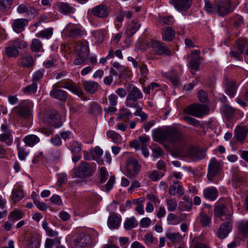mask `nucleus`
Returning <instances> with one entry per match:
<instances>
[{"label": "nucleus", "mask_w": 248, "mask_h": 248, "mask_svg": "<svg viewBox=\"0 0 248 248\" xmlns=\"http://www.w3.org/2000/svg\"><path fill=\"white\" fill-rule=\"evenodd\" d=\"M93 169L86 162L81 163L76 172V176L79 178L90 177L93 174Z\"/></svg>", "instance_id": "11"}, {"label": "nucleus", "mask_w": 248, "mask_h": 248, "mask_svg": "<svg viewBox=\"0 0 248 248\" xmlns=\"http://www.w3.org/2000/svg\"><path fill=\"white\" fill-rule=\"evenodd\" d=\"M60 115L55 110H48L44 115L43 121L49 125L58 127L60 123Z\"/></svg>", "instance_id": "9"}, {"label": "nucleus", "mask_w": 248, "mask_h": 248, "mask_svg": "<svg viewBox=\"0 0 248 248\" xmlns=\"http://www.w3.org/2000/svg\"><path fill=\"white\" fill-rule=\"evenodd\" d=\"M232 214V210L229 211L224 205L217 206L215 208L214 216L217 217L221 218L225 216L227 219L230 220Z\"/></svg>", "instance_id": "15"}, {"label": "nucleus", "mask_w": 248, "mask_h": 248, "mask_svg": "<svg viewBox=\"0 0 248 248\" xmlns=\"http://www.w3.org/2000/svg\"><path fill=\"white\" fill-rule=\"evenodd\" d=\"M121 219L116 215L110 216L108 220L109 228L113 229H117L120 225Z\"/></svg>", "instance_id": "31"}, {"label": "nucleus", "mask_w": 248, "mask_h": 248, "mask_svg": "<svg viewBox=\"0 0 248 248\" xmlns=\"http://www.w3.org/2000/svg\"><path fill=\"white\" fill-rule=\"evenodd\" d=\"M41 237L37 234H31L25 239L23 248H39Z\"/></svg>", "instance_id": "12"}, {"label": "nucleus", "mask_w": 248, "mask_h": 248, "mask_svg": "<svg viewBox=\"0 0 248 248\" xmlns=\"http://www.w3.org/2000/svg\"><path fill=\"white\" fill-rule=\"evenodd\" d=\"M204 1L205 10L209 14H217L216 1L213 4H211L209 0H204Z\"/></svg>", "instance_id": "47"}, {"label": "nucleus", "mask_w": 248, "mask_h": 248, "mask_svg": "<svg viewBox=\"0 0 248 248\" xmlns=\"http://www.w3.org/2000/svg\"><path fill=\"white\" fill-rule=\"evenodd\" d=\"M108 100L110 106H116L118 103V97L114 93L108 96Z\"/></svg>", "instance_id": "61"}, {"label": "nucleus", "mask_w": 248, "mask_h": 248, "mask_svg": "<svg viewBox=\"0 0 248 248\" xmlns=\"http://www.w3.org/2000/svg\"><path fill=\"white\" fill-rule=\"evenodd\" d=\"M167 238L172 242H178L181 240L182 236L179 232H170L166 234Z\"/></svg>", "instance_id": "54"}, {"label": "nucleus", "mask_w": 248, "mask_h": 248, "mask_svg": "<svg viewBox=\"0 0 248 248\" xmlns=\"http://www.w3.org/2000/svg\"><path fill=\"white\" fill-rule=\"evenodd\" d=\"M37 88V84L33 82L24 88L23 89V92L26 94L34 93L36 92Z\"/></svg>", "instance_id": "49"}, {"label": "nucleus", "mask_w": 248, "mask_h": 248, "mask_svg": "<svg viewBox=\"0 0 248 248\" xmlns=\"http://www.w3.org/2000/svg\"><path fill=\"white\" fill-rule=\"evenodd\" d=\"M150 46L154 48V51L158 55H170V50L164 45L163 43L157 40H152L150 42Z\"/></svg>", "instance_id": "13"}, {"label": "nucleus", "mask_w": 248, "mask_h": 248, "mask_svg": "<svg viewBox=\"0 0 248 248\" xmlns=\"http://www.w3.org/2000/svg\"><path fill=\"white\" fill-rule=\"evenodd\" d=\"M0 130L1 133L0 134V142L8 146H11L13 143L14 132L6 123L1 125Z\"/></svg>", "instance_id": "4"}, {"label": "nucleus", "mask_w": 248, "mask_h": 248, "mask_svg": "<svg viewBox=\"0 0 248 248\" xmlns=\"http://www.w3.org/2000/svg\"><path fill=\"white\" fill-rule=\"evenodd\" d=\"M185 138L182 133L175 128H168L167 141L173 144H179L184 142Z\"/></svg>", "instance_id": "7"}, {"label": "nucleus", "mask_w": 248, "mask_h": 248, "mask_svg": "<svg viewBox=\"0 0 248 248\" xmlns=\"http://www.w3.org/2000/svg\"><path fill=\"white\" fill-rule=\"evenodd\" d=\"M232 228L230 222H226L220 225L217 232V236L220 239L225 238L231 232Z\"/></svg>", "instance_id": "22"}, {"label": "nucleus", "mask_w": 248, "mask_h": 248, "mask_svg": "<svg viewBox=\"0 0 248 248\" xmlns=\"http://www.w3.org/2000/svg\"><path fill=\"white\" fill-rule=\"evenodd\" d=\"M140 170V165L134 157L131 156L127 159L124 173L126 176L134 178L139 173Z\"/></svg>", "instance_id": "3"}, {"label": "nucleus", "mask_w": 248, "mask_h": 248, "mask_svg": "<svg viewBox=\"0 0 248 248\" xmlns=\"http://www.w3.org/2000/svg\"><path fill=\"white\" fill-rule=\"evenodd\" d=\"M140 24L137 20H132L128 25L126 29V34L128 36H132L139 29Z\"/></svg>", "instance_id": "30"}, {"label": "nucleus", "mask_w": 248, "mask_h": 248, "mask_svg": "<svg viewBox=\"0 0 248 248\" xmlns=\"http://www.w3.org/2000/svg\"><path fill=\"white\" fill-rule=\"evenodd\" d=\"M203 153L196 149H191L188 153V156L193 161H197L203 158Z\"/></svg>", "instance_id": "36"}, {"label": "nucleus", "mask_w": 248, "mask_h": 248, "mask_svg": "<svg viewBox=\"0 0 248 248\" xmlns=\"http://www.w3.org/2000/svg\"><path fill=\"white\" fill-rule=\"evenodd\" d=\"M168 136V128L163 130L160 128L154 129L152 131L153 140L157 142H161L167 141Z\"/></svg>", "instance_id": "16"}, {"label": "nucleus", "mask_w": 248, "mask_h": 248, "mask_svg": "<svg viewBox=\"0 0 248 248\" xmlns=\"http://www.w3.org/2000/svg\"><path fill=\"white\" fill-rule=\"evenodd\" d=\"M23 141L26 146L32 147L38 143L40 140L37 136L34 134H30L26 136L23 138Z\"/></svg>", "instance_id": "27"}, {"label": "nucleus", "mask_w": 248, "mask_h": 248, "mask_svg": "<svg viewBox=\"0 0 248 248\" xmlns=\"http://www.w3.org/2000/svg\"><path fill=\"white\" fill-rule=\"evenodd\" d=\"M225 92L226 93L231 97H233L236 93L237 85L235 81L233 80L227 81L225 83Z\"/></svg>", "instance_id": "28"}, {"label": "nucleus", "mask_w": 248, "mask_h": 248, "mask_svg": "<svg viewBox=\"0 0 248 248\" xmlns=\"http://www.w3.org/2000/svg\"><path fill=\"white\" fill-rule=\"evenodd\" d=\"M19 63L20 66L23 67L30 68L32 67L34 65L33 58L29 54H24L19 59Z\"/></svg>", "instance_id": "25"}, {"label": "nucleus", "mask_w": 248, "mask_h": 248, "mask_svg": "<svg viewBox=\"0 0 248 248\" xmlns=\"http://www.w3.org/2000/svg\"><path fill=\"white\" fill-rule=\"evenodd\" d=\"M60 87L68 90L73 93L80 98L83 97V92L81 90V88L79 86L75 85L72 82H65L63 85Z\"/></svg>", "instance_id": "19"}, {"label": "nucleus", "mask_w": 248, "mask_h": 248, "mask_svg": "<svg viewBox=\"0 0 248 248\" xmlns=\"http://www.w3.org/2000/svg\"><path fill=\"white\" fill-rule=\"evenodd\" d=\"M106 134L108 137L111 139L113 142L119 143L121 142L122 137L116 132L113 130H109L107 132Z\"/></svg>", "instance_id": "45"}, {"label": "nucleus", "mask_w": 248, "mask_h": 248, "mask_svg": "<svg viewBox=\"0 0 248 248\" xmlns=\"http://www.w3.org/2000/svg\"><path fill=\"white\" fill-rule=\"evenodd\" d=\"M93 34L95 38V42L99 44L104 41L105 31H104L97 30L93 31Z\"/></svg>", "instance_id": "48"}, {"label": "nucleus", "mask_w": 248, "mask_h": 248, "mask_svg": "<svg viewBox=\"0 0 248 248\" xmlns=\"http://www.w3.org/2000/svg\"><path fill=\"white\" fill-rule=\"evenodd\" d=\"M58 7L59 11L63 14L73 13L75 11V9L73 7L65 3H60L58 4Z\"/></svg>", "instance_id": "38"}, {"label": "nucleus", "mask_w": 248, "mask_h": 248, "mask_svg": "<svg viewBox=\"0 0 248 248\" xmlns=\"http://www.w3.org/2000/svg\"><path fill=\"white\" fill-rule=\"evenodd\" d=\"M167 221L169 225H177L180 223L182 219L179 216L172 213H170L167 216Z\"/></svg>", "instance_id": "41"}, {"label": "nucleus", "mask_w": 248, "mask_h": 248, "mask_svg": "<svg viewBox=\"0 0 248 248\" xmlns=\"http://www.w3.org/2000/svg\"><path fill=\"white\" fill-rule=\"evenodd\" d=\"M142 241L148 247H151L153 245H155L157 243V239L155 238L152 233H147L144 235L142 238Z\"/></svg>", "instance_id": "37"}, {"label": "nucleus", "mask_w": 248, "mask_h": 248, "mask_svg": "<svg viewBox=\"0 0 248 248\" xmlns=\"http://www.w3.org/2000/svg\"><path fill=\"white\" fill-rule=\"evenodd\" d=\"M217 14L219 16L228 15L233 11L230 0H218L216 1Z\"/></svg>", "instance_id": "8"}, {"label": "nucleus", "mask_w": 248, "mask_h": 248, "mask_svg": "<svg viewBox=\"0 0 248 248\" xmlns=\"http://www.w3.org/2000/svg\"><path fill=\"white\" fill-rule=\"evenodd\" d=\"M185 111L188 114L201 117L207 114L209 111V108L205 105L193 104L186 108Z\"/></svg>", "instance_id": "5"}, {"label": "nucleus", "mask_w": 248, "mask_h": 248, "mask_svg": "<svg viewBox=\"0 0 248 248\" xmlns=\"http://www.w3.org/2000/svg\"><path fill=\"white\" fill-rule=\"evenodd\" d=\"M30 47L32 51L38 52L42 48V43L39 40L34 39L32 41Z\"/></svg>", "instance_id": "51"}, {"label": "nucleus", "mask_w": 248, "mask_h": 248, "mask_svg": "<svg viewBox=\"0 0 248 248\" xmlns=\"http://www.w3.org/2000/svg\"><path fill=\"white\" fill-rule=\"evenodd\" d=\"M175 37V32L171 28H167L163 32L162 38L166 41H171Z\"/></svg>", "instance_id": "40"}, {"label": "nucleus", "mask_w": 248, "mask_h": 248, "mask_svg": "<svg viewBox=\"0 0 248 248\" xmlns=\"http://www.w3.org/2000/svg\"><path fill=\"white\" fill-rule=\"evenodd\" d=\"M32 108L33 104L31 101H24L15 107L13 111L19 116L27 118L31 115Z\"/></svg>", "instance_id": "6"}, {"label": "nucleus", "mask_w": 248, "mask_h": 248, "mask_svg": "<svg viewBox=\"0 0 248 248\" xmlns=\"http://www.w3.org/2000/svg\"><path fill=\"white\" fill-rule=\"evenodd\" d=\"M92 12L95 16L103 18L107 17L109 14L108 8L102 4L95 6L92 9Z\"/></svg>", "instance_id": "14"}, {"label": "nucleus", "mask_w": 248, "mask_h": 248, "mask_svg": "<svg viewBox=\"0 0 248 248\" xmlns=\"http://www.w3.org/2000/svg\"><path fill=\"white\" fill-rule=\"evenodd\" d=\"M219 169L220 163L215 158H212L208 166V179L211 180L213 177L219 172Z\"/></svg>", "instance_id": "17"}, {"label": "nucleus", "mask_w": 248, "mask_h": 248, "mask_svg": "<svg viewBox=\"0 0 248 248\" xmlns=\"http://www.w3.org/2000/svg\"><path fill=\"white\" fill-rule=\"evenodd\" d=\"M199 66V61L198 58H194L190 60L189 62V68L192 74L198 71Z\"/></svg>", "instance_id": "50"}, {"label": "nucleus", "mask_w": 248, "mask_h": 248, "mask_svg": "<svg viewBox=\"0 0 248 248\" xmlns=\"http://www.w3.org/2000/svg\"><path fill=\"white\" fill-rule=\"evenodd\" d=\"M83 85L85 90L91 93H95L98 88V84L92 81H84Z\"/></svg>", "instance_id": "33"}, {"label": "nucleus", "mask_w": 248, "mask_h": 248, "mask_svg": "<svg viewBox=\"0 0 248 248\" xmlns=\"http://www.w3.org/2000/svg\"><path fill=\"white\" fill-rule=\"evenodd\" d=\"M28 21L24 18H19L14 20L12 27L15 31L19 32L23 30L25 27L27 25Z\"/></svg>", "instance_id": "26"}, {"label": "nucleus", "mask_w": 248, "mask_h": 248, "mask_svg": "<svg viewBox=\"0 0 248 248\" xmlns=\"http://www.w3.org/2000/svg\"><path fill=\"white\" fill-rule=\"evenodd\" d=\"M23 216V214L19 211H14L12 212L9 216L10 221H16L21 219Z\"/></svg>", "instance_id": "56"}, {"label": "nucleus", "mask_w": 248, "mask_h": 248, "mask_svg": "<svg viewBox=\"0 0 248 248\" xmlns=\"http://www.w3.org/2000/svg\"><path fill=\"white\" fill-rule=\"evenodd\" d=\"M243 177L240 174H236L233 175L232 184L233 187L237 188L243 182Z\"/></svg>", "instance_id": "52"}, {"label": "nucleus", "mask_w": 248, "mask_h": 248, "mask_svg": "<svg viewBox=\"0 0 248 248\" xmlns=\"http://www.w3.org/2000/svg\"><path fill=\"white\" fill-rule=\"evenodd\" d=\"M73 25L68 23L64 29L66 32H69V36L71 37H78L83 35L84 31L79 28L73 27Z\"/></svg>", "instance_id": "21"}, {"label": "nucleus", "mask_w": 248, "mask_h": 248, "mask_svg": "<svg viewBox=\"0 0 248 248\" xmlns=\"http://www.w3.org/2000/svg\"><path fill=\"white\" fill-rule=\"evenodd\" d=\"M239 229L241 232L243 234H248V221L242 222L240 224Z\"/></svg>", "instance_id": "64"}, {"label": "nucleus", "mask_w": 248, "mask_h": 248, "mask_svg": "<svg viewBox=\"0 0 248 248\" xmlns=\"http://www.w3.org/2000/svg\"><path fill=\"white\" fill-rule=\"evenodd\" d=\"M24 197V192L21 190L14 189L12 191L11 199L12 201L16 202L20 201Z\"/></svg>", "instance_id": "46"}, {"label": "nucleus", "mask_w": 248, "mask_h": 248, "mask_svg": "<svg viewBox=\"0 0 248 248\" xmlns=\"http://www.w3.org/2000/svg\"><path fill=\"white\" fill-rule=\"evenodd\" d=\"M169 193L171 196H174L176 194L182 196L184 194V191L183 187L178 182H174L170 186Z\"/></svg>", "instance_id": "29"}, {"label": "nucleus", "mask_w": 248, "mask_h": 248, "mask_svg": "<svg viewBox=\"0 0 248 248\" xmlns=\"http://www.w3.org/2000/svg\"><path fill=\"white\" fill-rule=\"evenodd\" d=\"M76 59L74 61L75 65H81L85 63L89 53L88 43L86 41L77 42L74 46Z\"/></svg>", "instance_id": "1"}, {"label": "nucleus", "mask_w": 248, "mask_h": 248, "mask_svg": "<svg viewBox=\"0 0 248 248\" xmlns=\"http://www.w3.org/2000/svg\"><path fill=\"white\" fill-rule=\"evenodd\" d=\"M234 47L240 52L244 53L248 47V40L245 38L238 39L235 44Z\"/></svg>", "instance_id": "32"}, {"label": "nucleus", "mask_w": 248, "mask_h": 248, "mask_svg": "<svg viewBox=\"0 0 248 248\" xmlns=\"http://www.w3.org/2000/svg\"><path fill=\"white\" fill-rule=\"evenodd\" d=\"M53 34V29L51 28L45 29L36 34L38 37L49 38Z\"/></svg>", "instance_id": "53"}, {"label": "nucleus", "mask_w": 248, "mask_h": 248, "mask_svg": "<svg viewBox=\"0 0 248 248\" xmlns=\"http://www.w3.org/2000/svg\"><path fill=\"white\" fill-rule=\"evenodd\" d=\"M5 53L9 58H16L19 55L18 49L11 44L5 48Z\"/></svg>", "instance_id": "42"}, {"label": "nucleus", "mask_w": 248, "mask_h": 248, "mask_svg": "<svg viewBox=\"0 0 248 248\" xmlns=\"http://www.w3.org/2000/svg\"><path fill=\"white\" fill-rule=\"evenodd\" d=\"M67 148L71 151L72 154H78L81 150V143L77 141L73 140L68 144Z\"/></svg>", "instance_id": "34"}, {"label": "nucleus", "mask_w": 248, "mask_h": 248, "mask_svg": "<svg viewBox=\"0 0 248 248\" xmlns=\"http://www.w3.org/2000/svg\"><path fill=\"white\" fill-rule=\"evenodd\" d=\"M143 94L137 87H133L129 92L125 101V105L130 108H137L140 106L139 100L142 99Z\"/></svg>", "instance_id": "2"}, {"label": "nucleus", "mask_w": 248, "mask_h": 248, "mask_svg": "<svg viewBox=\"0 0 248 248\" xmlns=\"http://www.w3.org/2000/svg\"><path fill=\"white\" fill-rule=\"evenodd\" d=\"M164 175V173L161 171L156 172L154 171L150 175V179L154 181H156L161 178Z\"/></svg>", "instance_id": "63"}, {"label": "nucleus", "mask_w": 248, "mask_h": 248, "mask_svg": "<svg viewBox=\"0 0 248 248\" xmlns=\"http://www.w3.org/2000/svg\"><path fill=\"white\" fill-rule=\"evenodd\" d=\"M53 89L50 91V95L61 101L65 100L67 96V93L63 90L57 88L56 85L53 86Z\"/></svg>", "instance_id": "23"}, {"label": "nucleus", "mask_w": 248, "mask_h": 248, "mask_svg": "<svg viewBox=\"0 0 248 248\" xmlns=\"http://www.w3.org/2000/svg\"><path fill=\"white\" fill-rule=\"evenodd\" d=\"M138 225V222L135 217H132L127 219L124 223V228L126 230H131L136 227Z\"/></svg>", "instance_id": "43"}, {"label": "nucleus", "mask_w": 248, "mask_h": 248, "mask_svg": "<svg viewBox=\"0 0 248 248\" xmlns=\"http://www.w3.org/2000/svg\"><path fill=\"white\" fill-rule=\"evenodd\" d=\"M218 192L215 187H208L203 190L204 197L210 201H214L217 197Z\"/></svg>", "instance_id": "24"}, {"label": "nucleus", "mask_w": 248, "mask_h": 248, "mask_svg": "<svg viewBox=\"0 0 248 248\" xmlns=\"http://www.w3.org/2000/svg\"><path fill=\"white\" fill-rule=\"evenodd\" d=\"M11 44L17 49L25 48L28 46L26 42L16 40L12 42Z\"/></svg>", "instance_id": "59"}, {"label": "nucleus", "mask_w": 248, "mask_h": 248, "mask_svg": "<svg viewBox=\"0 0 248 248\" xmlns=\"http://www.w3.org/2000/svg\"><path fill=\"white\" fill-rule=\"evenodd\" d=\"M235 136L236 138V139L239 141H242L245 139L247 133V130L245 127H236L235 129Z\"/></svg>", "instance_id": "35"}, {"label": "nucleus", "mask_w": 248, "mask_h": 248, "mask_svg": "<svg viewBox=\"0 0 248 248\" xmlns=\"http://www.w3.org/2000/svg\"><path fill=\"white\" fill-rule=\"evenodd\" d=\"M184 119L187 123H188L189 124L192 125L195 127H197L200 124L199 122L197 120L193 118H192L190 116H185Z\"/></svg>", "instance_id": "62"}, {"label": "nucleus", "mask_w": 248, "mask_h": 248, "mask_svg": "<svg viewBox=\"0 0 248 248\" xmlns=\"http://www.w3.org/2000/svg\"><path fill=\"white\" fill-rule=\"evenodd\" d=\"M160 23L162 25H170L172 24L173 19L172 16H160L159 17Z\"/></svg>", "instance_id": "58"}, {"label": "nucleus", "mask_w": 248, "mask_h": 248, "mask_svg": "<svg viewBox=\"0 0 248 248\" xmlns=\"http://www.w3.org/2000/svg\"><path fill=\"white\" fill-rule=\"evenodd\" d=\"M165 201L168 211L173 212L176 210L177 207V202L175 199L170 197H167Z\"/></svg>", "instance_id": "39"}, {"label": "nucleus", "mask_w": 248, "mask_h": 248, "mask_svg": "<svg viewBox=\"0 0 248 248\" xmlns=\"http://www.w3.org/2000/svg\"><path fill=\"white\" fill-rule=\"evenodd\" d=\"M91 238L83 233L77 234L73 242L75 248H90Z\"/></svg>", "instance_id": "10"}, {"label": "nucleus", "mask_w": 248, "mask_h": 248, "mask_svg": "<svg viewBox=\"0 0 248 248\" xmlns=\"http://www.w3.org/2000/svg\"><path fill=\"white\" fill-rule=\"evenodd\" d=\"M170 2L178 11L186 10L191 5V0H170Z\"/></svg>", "instance_id": "18"}, {"label": "nucleus", "mask_w": 248, "mask_h": 248, "mask_svg": "<svg viewBox=\"0 0 248 248\" xmlns=\"http://www.w3.org/2000/svg\"><path fill=\"white\" fill-rule=\"evenodd\" d=\"M100 182L101 184L106 182L108 177V172L105 167H101L100 169Z\"/></svg>", "instance_id": "57"}, {"label": "nucleus", "mask_w": 248, "mask_h": 248, "mask_svg": "<svg viewBox=\"0 0 248 248\" xmlns=\"http://www.w3.org/2000/svg\"><path fill=\"white\" fill-rule=\"evenodd\" d=\"M19 143L17 145L18 149V156L20 160H24L28 155V153L26 152L25 149L21 147H19Z\"/></svg>", "instance_id": "60"}, {"label": "nucleus", "mask_w": 248, "mask_h": 248, "mask_svg": "<svg viewBox=\"0 0 248 248\" xmlns=\"http://www.w3.org/2000/svg\"><path fill=\"white\" fill-rule=\"evenodd\" d=\"M115 182V177L114 176H111L108 181L107 184L103 186V190L106 192L109 191L113 188Z\"/></svg>", "instance_id": "55"}, {"label": "nucleus", "mask_w": 248, "mask_h": 248, "mask_svg": "<svg viewBox=\"0 0 248 248\" xmlns=\"http://www.w3.org/2000/svg\"><path fill=\"white\" fill-rule=\"evenodd\" d=\"M200 222L203 227L209 226L211 223L212 216L204 212H201L200 215Z\"/></svg>", "instance_id": "44"}, {"label": "nucleus", "mask_w": 248, "mask_h": 248, "mask_svg": "<svg viewBox=\"0 0 248 248\" xmlns=\"http://www.w3.org/2000/svg\"><path fill=\"white\" fill-rule=\"evenodd\" d=\"M60 87L68 90L73 93L80 98L83 97V92L81 90V88L79 86L75 85L72 82H65L63 85Z\"/></svg>", "instance_id": "20"}]
</instances>
